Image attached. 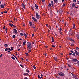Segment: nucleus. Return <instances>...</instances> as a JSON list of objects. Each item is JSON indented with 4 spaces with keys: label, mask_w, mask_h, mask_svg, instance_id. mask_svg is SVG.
Returning <instances> with one entry per match:
<instances>
[{
    "label": "nucleus",
    "mask_w": 79,
    "mask_h": 79,
    "mask_svg": "<svg viewBox=\"0 0 79 79\" xmlns=\"http://www.w3.org/2000/svg\"><path fill=\"white\" fill-rule=\"evenodd\" d=\"M27 48H29L30 49L32 48V46H31V44L30 42H28L27 43Z\"/></svg>",
    "instance_id": "1"
},
{
    "label": "nucleus",
    "mask_w": 79,
    "mask_h": 79,
    "mask_svg": "<svg viewBox=\"0 0 79 79\" xmlns=\"http://www.w3.org/2000/svg\"><path fill=\"white\" fill-rule=\"evenodd\" d=\"M3 29H5V26H4L3 27Z\"/></svg>",
    "instance_id": "52"
},
{
    "label": "nucleus",
    "mask_w": 79,
    "mask_h": 79,
    "mask_svg": "<svg viewBox=\"0 0 79 79\" xmlns=\"http://www.w3.org/2000/svg\"><path fill=\"white\" fill-rule=\"evenodd\" d=\"M50 15H52V12L51 10L50 11Z\"/></svg>",
    "instance_id": "34"
},
{
    "label": "nucleus",
    "mask_w": 79,
    "mask_h": 79,
    "mask_svg": "<svg viewBox=\"0 0 79 79\" xmlns=\"http://www.w3.org/2000/svg\"><path fill=\"white\" fill-rule=\"evenodd\" d=\"M23 75L24 76H26V75H27V73H23Z\"/></svg>",
    "instance_id": "30"
},
{
    "label": "nucleus",
    "mask_w": 79,
    "mask_h": 79,
    "mask_svg": "<svg viewBox=\"0 0 79 79\" xmlns=\"http://www.w3.org/2000/svg\"><path fill=\"white\" fill-rule=\"evenodd\" d=\"M67 40H70V41H71L72 42H74V40L72 38H70L69 37H67Z\"/></svg>",
    "instance_id": "3"
},
{
    "label": "nucleus",
    "mask_w": 79,
    "mask_h": 79,
    "mask_svg": "<svg viewBox=\"0 0 79 79\" xmlns=\"http://www.w3.org/2000/svg\"><path fill=\"white\" fill-rule=\"evenodd\" d=\"M70 52H71V53H73V50L70 51Z\"/></svg>",
    "instance_id": "45"
},
{
    "label": "nucleus",
    "mask_w": 79,
    "mask_h": 79,
    "mask_svg": "<svg viewBox=\"0 0 79 79\" xmlns=\"http://www.w3.org/2000/svg\"><path fill=\"white\" fill-rule=\"evenodd\" d=\"M72 31L71 29H70V30L69 31V34L71 35V33L72 32V31Z\"/></svg>",
    "instance_id": "11"
},
{
    "label": "nucleus",
    "mask_w": 79,
    "mask_h": 79,
    "mask_svg": "<svg viewBox=\"0 0 79 79\" xmlns=\"http://www.w3.org/2000/svg\"><path fill=\"white\" fill-rule=\"evenodd\" d=\"M26 41H24L23 43V45L24 46L25 45V44H26Z\"/></svg>",
    "instance_id": "18"
},
{
    "label": "nucleus",
    "mask_w": 79,
    "mask_h": 79,
    "mask_svg": "<svg viewBox=\"0 0 79 79\" xmlns=\"http://www.w3.org/2000/svg\"><path fill=\"white\" fill-rule=\"evenodd\" d=\"M13 30L14 31V32L15 34H18V31H17V30L15 29H13Z\"/></svg>",
    "instance_id": "8"
},
{
    "label": "nucleus",
    "mask_w": 79,
    "mask_h": 79,
    "mask_svg": "<svg viewBox=\"0 0 79 79\" xmlns=\"http://www.w3.org/2000/svg\"><path fill=\"white\" fill-rule=\"evenodd\" d=\"M74 6H75V4H74V3H73L72 5V7L73 8Z\"/></svg>",
    "instance_id": "13"
},
{
    "label": "nucleus",
    "mask_w": 79,
    "mask_h": 79,
    "mask_svg": "<svg viewBox=\"0 0 79 79\" xmlns=\"http://www.w3.org/2000/svg\"><path fill=\"white\" fill-rule=\"evenodd\" d=\"M69 55H72V53H70L69 54Z\"/></svg>",
    "instance_id": "60"
},
{
    "label": "nucleus",
    "mask_w": 79,
    "mask_h": 79,
    "mask_svg": "<svg viewBox=\"0 0 79 79\" xmlns=\"http://www.w3.org/2000/svg\"><path fill=\"white\" fill-rule=\"evenodd\" d=\"M4 13H7V11H6V10H5L4 11Z\"/></svg>",
    "instance_id": "35"
},
{
    "label": "nucleus",
    "mask_w": 79,
    "mask_h": 79,
    "mask_svg": "<svg viewBox=\"0 0 79 79\" xmlns=\"http://www.w3.org/2000/svg\"><path fill=\"white\" fill-rule=\"evenodd\" d=\"M9 22H10V23H13L14 22H12V21H11V20L10 21H9Z\"/></svg>",
    "instance_id": "48"
},
{
    "label": "nucleus",
    "mask_w": 79,
    "mask_h": 79,
    "mask_svg": "<svg viewBox=\"0 0 79 79\" xmlns=\"http://www.w3.org/2000/svg\"><path fill=\"white\" fill-rule=\"evenodd\" d=\"M66 4H63V6H66Z\"/></svg>",
    "instance_id": "33"
},
{
    "label": "nucleus",
    "mask_w": 79,
    "mask_h": 79,
    "mask_svg": "<svg viewBox=\"0 0 79 79\" xmlns=\"http://www.w3.org/2000/svg\"><path fill=\"white\" fill-rule=\"evenodd\" d=\"M67 65H68V66H69V67L71 68V65H70V64H68Z\"/></svg>",
    "instance_id": "27"
},
{
    "label": "nucleus",
    "mask_w": 79,
    "mask_h": 79,
    "mask_svg": "<svg viewBox=\"0 0 79 79\" xmlns=\"http://www.w3.org/2000/svg\"><path fill=\"white\" fill-rule=\"evenodd\" d=\"M28 52L29 53H30V52H31V50H28Z\"/></svg>",
    "instance_id": "55"
},
{
    "label": "nucleus",
    "mask_w": 79,
    "mask_h": 79,
    "mask_svg": "<svg viewBox=\"0 0 79 79\" xmlns=\"http://www.w3.org/2000/svg\"><path fill=\"white\" fill-rule=\"evenodd\" d=\"M24 36L25 38H26V37H27V35L26 33H24Z\"/></svg>",
    "instance_id": "26"
},
{
    "label": "nucleus",
    "mask_w": 79,
    "mask_h": 79,
    "mask_svg": "<svg viewBox=\"0 0 79 79\" xmlns=\"http://www.w3.org/2000/svg\"><path fill=\"white\" fill-rule=\"evenodd\" d=\"M34 34H32V37H34Z\"/></svg>",
    "instance_id": "46"
},
{
    "label": "nucleus",
    "mask_w": 79,
    "mask_h": 79,
    "mask_svg": "<svg viewBox=\"0 0 79 79\" xmlns=\"http://www.w3.org/2000/svg\"><path fill=\"white\" fill-rule=\"evenodd\" d=\"M52 42H54V41H55V40H54V39L53 38V37H52Z\"/></svg>",
    "instance_id": "19"
},
{
    "label": "nucleus",
    "mask_w": 79,
    "mask_h": 79,
    "mask_svg": "<svg viewBox=\"0 0 79 79\" xmlns=\"http://www.w3.org/2000/svg\"><path fill=\"white\" fill-rule=\"evenodd\" d=\"M36 14V18H37V19H40V15H39V14H38V13L37 12H35Z\"/></svg>",
    "instance_id": "2"
},
{
    "label": "nucleus",
    "mask_w": 79,
    "mask_h": 79,
    "mask_svg": "<svg viewBox=\"0 0 79 79\" xmlns=\"http://www.w3.org/2000/svg\"><path fill=\"white\" fill-rule=\"evenodd\" d=\"M77 39H79V35L77 36Z\"/></svg>",
    "instance_id": "64"
},
{
    "label": "nucleus",
    "mask_w": 79,
    "mask_h": 79,
    "mask_svg": "<svg viewBox=\"0 0 79 79\" xmlns=\"http://www.w3.org/2000/svg\"><path fill=\"white\" fill-rule=\"evenodd\" d=\"M6 33H7V28H6Z\"/></svg>",
    "instance_id": "41"
},
{
    "label": "nucleus",
    "mask_w": 79,
    "mask_h": 79,
    "mask_svg": "<svg viewBox=\"0 0 79 79\" xmlns=\"http://www.w3.org/2000/svg\"><path fill=\"white\" fill-rule=\"evenodd\" d=\"M48 6H49V7H50V6H52V5H51V3H49V4L48 5Z\"/></svg>",
    "instance_id": "29"
},
{
    "label": "nucleus",
    "mask_w": 79,
    "mask_h": 79,
    "mask_svg": "<svg viewBox=\"0 0 79 79\" xmlns=\"http://www.w3.org/2000/svg\"><path fill=\"white\" fill-rule=\"evenodd\" d=\"M29 54H28V53L27 52H26V53H25V55H28Z\"/></svg>",
    "instance_id": "56"
},
{
    "label": "nucleus",
    "mask_w": 79,
    "mask_h": 79,
    "mask_svg": "<svg viewBox=\"0 0 79 79\" xmlns=\"http://www.w3.org/2000/svg\"><path fill=\"white\" fill-rule=\"evenodd\" d=\"M78 49H79V48H78V47H77V48H76V50H78Z\"/></svg>",
    "instance_id": "44"
},
{
    "label": "nucleus",
    "mask_w": 79,
    "mask_h": 79,
    "mask_svg": "<svg viewBox=\"0 0 79 79\" xmlns=\"http://www.w3.org/2000/svg\"><path fill=\"white\" fill-rule=\"evenodd\" d=\"M38 78H39V79H41V77H40V76L39 75H38Z\"/></svg>",
    "instance_id": "38"
},
{
    "label": "nucleus",
    "mask_w": 79,
    "mask_h": 79,
    "mask_svg": "<svg viewBox=\"0 0 79 79\" xmlns=\"http://www.w3.org/2000/svg\"><path fill=\"white\" fill-rule=\"evenodd\" d=\"M42 2L43 3L45 2V0H42Z\"/></svg>",
    "instance_id": "49"
},
{
    "label": "nucleus",
    "mask_w": 79,
    "mask_h": 79,
    "mask_svg": "<svg viewBox=\"0 0 79 79\" xmlns=\"http://www.w3.org/2000/svg\"><path fill=\"white\" fill-rule=\"evenodd\" d=\"M75 54H76V55H78V56H79V52H76L75 53Z\"/></svg>",
    "instance_id": "20"
},
{
    "label": "nucleus",
    "mask_w": 79,
    "mask_h": 79,
    "mask_svg": "<svg viewBox=\"0 0 79 79\" xmlns=\"http://www.w3.org/2000/svg\"><path fill=\"white\" fill-rule=\"evenodd\" d=\"M59 32L60 33V34L61 35H63V33H62V32H61V31H59Z\"/></svg>",
    "instance_id": "39"
},
{
    "label": "nucleus",
    "mask_w": 79,
    "mask_h": 79,
    "mask_svg": "<svg viewBox=\"0 0 79 79\" xmlns=\"http://www.w3.org/2000/svg\"><path fill=\"white\" fill-rule=\"evenodd\" d=\"M20 35H22V36H23V35H24V34L22 33H20Z\"/></svg>",
    "instance_id": "28"
},
{
    "label": "nucleus",
    "mask_w": 79,
    "mask_h": 79,
    "mask_svg": "<svg viewBox=\"0 0 79 79\" xmlns=\"http://www.w3.org/2000/svg\"><path fill=\"white\" fill-rule=\"evenodd\" d=\"M54 58L55 60L56 61H57V57H54Z\"/></svg>",
    "instance_id": "14"
},
{
    "label": "nucleus",
    "mask_w": 79,
    "mask_h": 79,
    "mask_svg": "<svg viewBox=\"0 0 79 79\" xmlns=\"http://www.w3.org/2000/svg\"><path fill=\"white\" fill-rule=\"evenodd\" d=\"M26 72H27V73H29V72H29V71L27 69H26Z\"/></svg>",
    "instance_id": "32"
},
{
    "label": "nucleus",
    "mask_w": 79,
    "mask_h": 79,
    "mask_svg": "<svg viewBox=\"0 0 79 79\" xmlns=\"http://www.w3.org/2000/svg\"><path fill=\"white\" fill-rule=\"evenodd\" d=\"M72 61H73L74 62H76V61H77L78 60H77V59H73L72 60Z\"/></svg>",
    "instance_id": "9"
},
{
    "label": "nucleus",
    "mask_w": 79,
    "mask_h": 79,
    "mask_svg": "<svg viewBox=\"0 0 79 79\" xmlns=\"http://www.w3.org/2000/svg\"><path fill=\"white\" fill-rule=\"evenodd\" d=\"M73 56H76V54L75 53H73L72 54Z\"/></svg>",
    "instance_id": "40"
},
{
    "label": "nucleus",
    "mask_w": 79,
    "mask_h": 79,
    "mask_svg": "<svg viewBox=\"0 0 79 79\" xmlns=\"http://www.w3.org/2000/svg\"><path fill=\"white\" fill-rule=\"evenodd\" d=\"M71 74H72V76H73V77H76V75H75L74 73H72Z\"/></svg>",
    "instance_id": "12"
},
{
    "label": "nucleus",
    "mask_w": 79,
    "mask_h": 79,
    "mask_svg": "<svg viewBox=\"0 0 79 79\" xmlns=\"http://www.w3.org/2000/svg\"><path fill=\"white\" fill-rule=\"evenodd\" d=\"M8 50L9 51H11V49L10 48H8Z\"/></svg>",
    "instance_id": "36"
},
{
    "label": "nucleus",
    "mask_w": 79,
    "mask_h": 79,
    "mask_svg": "<svg viewBox=\"0 0 79 79\" xmlns=\"http://www.w3.org/2000/svg\"><path fill=\"white\" fill-rule=\"evenodd\" d=\"M5 51H8V48H6L5 49Z\"/></svg>",
    "instance_id": "31"
},
{
    "label": "nucleus",
    "mask_w": 79,
    "mask_h": 79,
    "mask_svg": "<svg viewBox=\"0 0 79 79\" xmlns=\"http://www.w3.org/2000/svg\"><path fill=\"white\" fill-rule=\"evenodd\" d=\"M5 5H6V4H5V3L3 5V4L1 5L0 6L1 8H4V7H5Z\"/></svg>",
    "instance_id": "5"
},
{
    "label": "nucleus",
    "mask_w": 79,
    "mask_h": 79,
    "mask_svg": "<svg viewBox=\"0 0 79 79\" xmlns=\"http://www.w3.org/2000/svg\"><path fill=\"white\" fill-rule=\"evenodd\" d=\"M42 76H43V75H42V74H41V78H43V77H42Z\"/></svg>",
    "instance_id": "42"
},
{
    "label": "nucleus",
    "mask_w": 79,
    "mask_h": 79,
    "mask_svg": "<svg viewBox=\"0 0 79 79\" xmlns=\"http://www.w3.org/2000/svg\"><path fill=\"white\" fill-rule=\"evenodd\" d=\"M77 0H73V2H76Z\"/></svg>",
    "instance_id": "54"
},
{
    "label": "nucleus",
    "mask_w": 79,
    "mask_h": 79,
    "mask_svg": "<svg viewBox=\"0 0 79 79\" xmlns=\"http://www.w3.org/2000/svg\"><path fill=\"white\" fill-rule=\"evenodd\" d=\"M35 7L36 8V9H39V7H38V6H37V4H35Z\"/></svg>",
    "instance_id": "15"
},
{
    "label": "nucleus",
    "mask_w": 79,
    "mask_h": 79,
    "mask_svg": "<svg viewBox=\"0 0 79 79\" xmlns=\"http://www.w3.org/2000/svg\"><path fill=\"white\" fill-rule=\"evenodd\" d=\"M59 13L60 14H61V13H63V10L61 9H60L59 10Z\"/></svg>",
    "instance_id": "7"
},
{
    "label": "nucleus",
    "mask_w": 79,
    "mask_h": 79,
    "mask_svg": "<svg viewBox=\"0 0 79 79\" xmlns=\"http://www.w3.org/2000/svg\"><path fill=\"white\" fill-rule=\"evenodd\" d=\"M15 37H16V35H14L12 36V37L13 39H15Z\"/></svg>",
    "instance_id": "24"
},
{
    "label": "nucleus",
    "mask_w": 79,
    "mask_h": 79,
    "mask_svg": "<svg viewBox=\"0 0 79 79\" xmlns=\"http://www.w3.org/2000/svg\"><path fill=\"white\" fill-rule=\"evenodd\" d=\"M29 23L30 26H32V22H29Z\"/></svg>",
    "instance_id": "16"
},
{
    "label": "nucleus",
    "mask_w": 79,
    "mask_h": 79,
    "mask_svg": "<svg viewBox=\"0 0 79 79\" xmlns=\"http://www.w3.org/2000/svg\"><path fill=\"white\" fill-rule=\"evenodd\" d=\"M4 46L6 47H8V44H5L4 45Z\"/></svg>",
    "instance_id": "22"
},
{
    "label": "nucleus",
    "mask_w": 79,
    "mask_h": 79,
    "mask_svg": "<svg viewBox=\"0 0 79 79\" xmlns=\"http://www.w3.org/2000/svg\"><path fill=\"white\" fill-rule=\"evenodd\" d=\"M46 26L47 27H48V24H47L46 25Z\"/></svg>",
    "instance_id": "62"
},
{
    "label": "nucleus",
    "mask_w": 79,
    "mask_h": 79,
    "mask_svg": "<svg viewBox=\"0 0 79 79\" xmlns=\"http://www.w3.org/2000/svg\"><path fill=\"white\" fill-rule=\"evenodd\" d=\"M59 30L60 31H62V29L60 28V29H59Z\"/></svg>",
    "instance_id": "53"
},
{
    "label": "nucleus",
    "mask_w": 79,
    "mask_h": 79,
    "mask_svg": "<svg viewBox=\"0 0 79 79\" xmlns=\"http://www.w3.org/2000/svg\"><path fill=\"white\" fill-rule=\"evenodd\" d=\"M9 24L10 26L11 27H13V24H11L10 23H9Z\"/></svg>",
    "instance_id": "17"
},
{
    "label": "nucleus",
    "mask_w": 79,
    "mask_h": 79,
    "mask_svg": "<svg viewBox=\"0 0 79 79\" xmlns=\"http://www.w3.org/2000/svg\"><path fill=\"white\" fill-rule=\"evenodd\" d=\"M58 74L60 76H64V74L62 72H60L58 73Z\"/></svg>",
    "instance_id": "4"
},
{
    "label": "nucleus",
    "mask_w": 79,
    "mask_h": 79,
    "mask_svg": "<svg viewBox=\"0 0 79 79\" xmlns=\"http://www.w3.org/2000/svg\"><path fill=\"white\" fill-rule=\"evenodd\" d=\"M2 56H3V55L2 54L0 55V57H2Z\"/></svg>",
    "instance_id": "51"
},
{
    "label": "nucleus",
    "mask_w": 79,
    "mask_h": 79,
    "mask_svg": "<svg viewBox=\"0 0 79 79\" xmlns=\"http://www.w3.org/2000/svg\"><path fill=\"white\" fill-rule=\"evenodd\" d=\"M11 50H13V47H11Z\"/></svg>",
    "instance_id": "43"
},
{
    "label": "nucleus",
    "mask_w": 79,
    "mask_h": 79,
    "mask_svg": "<svg viewBox=\"0 0 79 79\" xmlns=\"http://www.w3.org/2000/svg\"><path fill=\"white\" fill-rule=\"evenodd\" d=\"M22 6H23V8L24 9H25V5H24V4H23Z\"/></svg>",
    "instance_id": "21"
},
{
    "label": "nucleus",
    "mask_w": 79,
    "mask_h": 79,
    "mask_svg": "<svg viewBox=\"0 0 79 79\" xmlns=\"http://www.w3.org/2000/svg\"><path fill=\"white\" fill-rule=\"evenodd\" d=\"M22 24H23V26H25V24L24 23H23Z\"/></svg>",
    "instance_id": "57"
},
{
    "label": "nucleus",
    "mask_w": 79,
    "mask_h": 79,
    "mask_svg": "<svg viewBox=\"0 0 79 79\" xmlns=\"http://www.w3.org/2000/svg\"><path fill=\"white\" fill-rule=\"evenodd\" d=\"M32 19H33L34 21L35 22H37V19H36L35 18H34V17H32Z\"/></svg>",
    "instance_id": "6"
},
{
    "label": "nucleus",
    "mask_w": 79,
    "mask_h": 79,
    "mask_svg": "<svg viewBox=\"0 0 79 79\" xmlns=\"http://www.w3.org/2000/svg\"><path fill=\"white\" fill-rule=\"evenodd\" d=\"M51 5L52 7L53 8L54 7L53 6L54 5V3H53V1H51Z\"/></svg>",
    "instance_id": "10"
},
{
    "label": "nucleus",
    "mask_w": 79,
    "mask_h": 79,
    "mask_svg": "<svg viewBox=\"0 0 79 79\" xmlns=\"http://www.w3.org/2000/svg\"><path fill=\"white\" fill-rule=\"evenodd\" d=\"M54 2H56V3H57L58 2V0H54Z\"/></svg>",
    "instance_id": "25"
},
{
    "label": "nucleus",
    "mask_w": 79,
    "mask_h": 79,
    "mask_svg": "<svg viewBox=\"0 0 79 79\" xmlns=\"http://www.w3.org/2000/svg\"><path fill=\"white\" fill-rule=\"evenodd\" d=\"M74 51H75V53H76V52H77V51H76V49H75V50H74Z\"/></svg>",
    "instance_id": "58"
},
{
    "label": "nucleus",
    "mask_w": 79,
    "mask_h": 79,
    "mask_svg": "<svg viewBox=\"0 0 79 79\" xmlns=\"http://www.w3.org/2000/svg\"><path fill=\"white\" fill-rule=\"evenodd\" d=\"M33 68H34V69H36V67L33 66Z\"/></svg>",
    "instance_id": "47"
},
{
    "label": "nucleus",
    "mask_w": 79,
    "mask_h": 79,
    "mask_svg": "<svg viewBox=\"0 0 79 79\" xmlns=\"http://www.w3.org/2000/svg\"><path fill=\"white\" fill-rule=\"evenodd\" d=\"M24 79H28V78H27V77H25L24 78Z\"/></svg>",
    "instance_id": "63"
},
{
    "label": "nucleus",
    "mask_w": 79,
    "mask_h": 79,
    "mask_svg": "<svg viewBox=\"0 0 79 79\" xmlns=\"http://www.w3.org/2000/svg\"><path fill=\"white\" fill-rule=\"evenodd\" d=\"M49 29H50V30H52V28H51V27H49Z\"/></svg>",
    "instance_id": "59"
},
{
    "label": "nucleus",
    "mask_w": 79,
    "mask_h": 79,
    "mask_svg": "<svg viewBox=\"0 0 79 79\" xmlns=\"http://www.w3.org/2000/svg\"><path fill=\"white\" fill-rule=\"evenodd\" d=\"M73 32H72L71 33V35H74V33H73Z\"/></svg>",
    "instance_id": "23"
},
{
    "label": "nucleus",
    "mask_w": 79,
    "mask_h": 79,
    "mask_svg": "<svg viewBox=\"0 0 79 79\" xmlns=\"http://www.w3.org/2000/svg\"><path fill=\"white\" fill-rule=\"evenodd\" d=\"M20 66L22 67V68H24V66L22 64H21Z\"/></svg>",
    "instance_id": "37"
},
{
    "label": "nucleus",
    "mask_w": 79,
    "mask_h": 79,
    "mask_svg": "<svg viewBox=\"0 0 79 79\" xmlns=\"http://www.w3.org/2000/svg\"><path fill=\"white\" fill-rule=\"evenodd\" d=\"M52 47H55V45H52Z\"/></svg>",
    "instance_id": "50"
},
{
    "label": "nucleus",
    "mask_w": 79,
    "mask_h": 79,
    "mask_svg": "<svg viewBox=\"0 0 79 79\" xmlns=\"http://www.w3.org/2000/svg\"><path fill=\"white\" fill-rule=\"evenodd\" d=\"M28 59H26V61H28Z\"/></svg>",
    "instance_id": "61"
}]
</instances>
